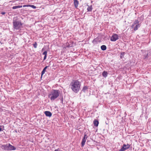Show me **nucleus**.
Here are the masks:
<instances>
[{
	"instance_id": "nucleus-1",
	"label": "nucleus",
	"mask_w": 151,
	"mask_h": 151,
	"mask_svg": "<svg viewBox=\"0 0 151 151\" xmlns=\"http://www.w3.org/2000/svg\"><path fill=\"white\" fill-rule=\"evenodd\" d=\"M81 86V83L78 80L73 81L70 85L72 90L75 93L79 91Z\"/></svg>"
},
{
	"instance_id": "nucleus-2",
	"label": "nucleus",
	"mask_w": 151,
	"mask_h": 151,
	"mask_svg": "<svg viewBox=\"0 0 151 151\" xmlns=\"http://www.w3.org/2000/svg\"><path fill=\"white\" fill-rule=\"evenodd\" d=\"M60 93V91L58 90L52 89L48 95V96L51 101H53L59 97Z\"/></svg>"
},
{
	"instance_id": "nucleus-3",
	"label": "nucleus",
	"mask_w": 151,
	"mask_h": 151,
	"mask_svg": "<svg viewBox=\"0 0 151 151\" xmlns=\"http://www.w3.org/2000/svg\"><path fill=\"white\" fill-rule=\"evenodd\" d=\"M1 147L2 149L4 150H14L16 149V147L11 145L10 143L2 145Z\"/></svg>"
},
{
	"instance_id": "nucleus-4",
	"label": "nucleus",
	"mask_w": 151,
	"mask_h": 151,
	"mask_svg": "<svg viewBox=\"0 0 151 151\" xmlns=\"http://www.w3.org/2000/svg\"><path fill=\"white\" fill-rule=\"evenodd\" d=\"M13 28L17 30L19 29L22 27V24L19 21L13 19Z\"/></svg>"
},
{
	"instance_id": "nucleus-5",
	"label": "nucleus",
	"mask_w": 151,
	"mask_h": 151,
	"mask_svg": "<svg viewBox=\"0 0 151 151\" xmlns=\"http://www.w3.org/2000/svg\"><path fill=\"white\" fill-rule=\"evenodd\" d=\"M119 36L118 35L116 34H113L111 37L110 40L111 41H115L119 39Z\"/></svg>"
},
{
	"instance_id": "nucleus-6",
	"label": "nucleus",
	"mask_w": 151,
	"mask_h": 151,
	"mask_svg": "<svg viewBox=\"0 0 151 151\" xmlns=\"http://www.w3.org/2000/svg\"><path fill=\"white\" fill-rule=\"evenodd\" d=\"M87 138V136L86 134L85 133H84V136L83 137L82 141L81 143V147H83L85 144V143L86 142V139Z\"/></svg>"
},
{
	"instance_id": "nucleus-7",
	"label": "nucleus",
	"mask_w": 151,
	"mask_h": 151,
	"mask_svg": "<svg viewBox=\"0 0 151 151\" xmlns=\"http://www.w3.org/2000/svg\"><path fill=\"white\" fill-rule=\"evenodd\" d=\"M130 145L128 144L127 145L124 144L122 147L119 150L120 151H124L125 150L129 148Z\"/></svg>"
},
{
	"instance_id": "nucleus-8",
	"label": "nucleus",
	"mask_w": 151,
	"mask_h": 151,
	"mask_svg": "<svg viewBox=\"0 0 151 151\" xmlns=\"http://www.w3.org/2000/svg\"><path fill=\"white\" fill-rule=\"evenodd\" d=\"M44 113L47 116L50 117L52 115V114L49 111H45L44 112Z\"/></svg>"
},
{
	"instance_id": "nucleus-9",
	"label": "nucleus",
	"mask_w": 151,
	"mask_h": 151,
	"mask_svg": "<svg viewBox=\"0 0 151 151\" xmlns=\"http://www.w3.org/2000/svg\"><path fill=\"white\" fill-rule=\"evenodd\" d=\"M73 1L75 8H77L78 6L79 2L77 0H73Z\"/></svg>"
},
{
	"instance_id": "nucleus-10",
	"label": "nucleus",
	"mask_w": 151,
	"mask_h": 151,
	"mask_svg": "<svg viewBox=\"0 0 151 151\" xmlns=\"http://www.w3.org/2000/svg\"><path fill=\"white\" fill-rule=\"evenodd\" d=\"M48 67H49V66H46L43 69L42 71L41 72V78H42V75L45 73V72L46 71V69Z\"/></svg>"
},
{
	"instance_id": "nucleus-11",
	"label": "nucleus",
	"mask_w": 151,
	"mask_h": 151,
	"mask_svg": "<svg viewBox=\"0 0 151 151\" xmlns=\"http://www.w3.org/2000/svg\"><path fill=\"white\" fill-rule=\"evenodd\" d=\"M139 22L138 20H135L133 24L132 25V27L133 28L135 24L136 25V24H139Z\"/></svg>"
},
{
	"instance_id": "nucleus-12",
	"label": "nucleus",
	"mask_w": 151,
	"mask_h": 151,
	"mask_svg": "<svg viewBox=\"0 0 151 151\" xmlns=\"http://www.w3.org/2000/svg\"><path fill=\"white\" fill-rule=\"evenodd\" d=\"M108 74L107 72L105 71H104L102 73V76L105 78H106Z\"/></svg>"
},
{
	"instance_id": "nucleus-13",
	"label": "nucleus",
	"mask_w": 151,
	"mask_h": 151,
	"mask_svg": "<svg viewBox=\"0 0 151 151\" xmlns=\"http://www.w3.org/2000/svg\"><path fill=\"white\" fill-rule=\"evenodd\" d=\"M94 125L96 127H97L98 125L99 122L98 121L96 120H95L93 122Z\"/></svg>"
},
{
	"instance_id": "nucleus-14",
	"label": "nucleus",
	"mask_w": 151,
	"mask_h": 151,
	"mask_svg": "<svg viewBox=\"0 0 151 151\" xmlns=\"http://www.w3.org/2000/svg\"><path fill=\"white\" fill-rule=\"evenodd\" d=\"M88 89V87L86 86H84L83 88L82 91L85 92L86 90Z\"/></svg>"
},
{
	"instance_id": "nucleus-15",
	"label": "nucleus",
	"mask_w": 151,
	"mask_h": 151,
	"mask_svg": "<svg viewBox=\"0 0 151 151\" xmlns=\"http://www.w3.org/2000/svg\"><path fill=\"white\" fill-rule=\"evenodd\" d=\"M101 48L102 50L104 51L106 49V45H103L101 46Z\"/></svg>"
},
{
	"instance_id": "nucleus-16",
	"label": "nucleus",
	"mask_w": 151,
	"mask_h": 151,
	"mask_svg": "<svg viewBox=\"0 0 151 151\" xmlns=\"http://www.w3.org/2000/svg\"><path fill=\"white\" fill-rule=\"evenodd\" d=\"M22 5H19V6H14L13 7L12 9H15L22 8Z\"/></svg>"
},
{
	"instance_id": "nucleus-17",
	"label": "nucleus",
	"mask_w": 151,
	"mask_h": 151,
	"mask_svg": "<svg viewBox=\"0 0 151 151\" xmlns=\"http://www.w3.org/2000/svg\"><path fill=\"white\" fill-rule=\"evenodd\" d=\"M87 6H88L87 8V10L88 12H91L92 11V5H91L90 6H89L88 5H87Z\"/></svg>"
},
{
	"instance_id": "nucleus-18",
	"label": "nucleus",
	"mask_w": 151,
	"mask_h": 151,
	"mask_svg": "<svg viewBox=\"0 0 151 151\" xmlns=\"http://www.w3.org/2000/svg\"><path fill=\"white\" fill-rule=\"evenodd\" d=\"M140 27V24H136L134 27V31H135L137 30L138 28V27Z\"/></svg>"
},
{
	"instance_id": "nucleus-19",
	"label": "nucleus",
	"mask_w": 151,
	"mask_h": 151,
	"mask_svg": "<svg viewBox=\"0 0 151 151\" xmlns=\"http://www.w3.org/2000/svg\"><path fill=\"white\" fill-rule=\"evenodd\" d=\"M124 54H125V52H122L121 53L120 58L121 59H122L124 57Z\"/></svg>"
},
{
	"instance_id": "nucleus-20",
	"label": "nucleus",
	"mask_w": 151,
	"mask_h": 151,
	"mask_svg": "<svg viewBox=\"0 0 151 151\" xmlns=\"http://www.w3.org/2000/svg\"><path fill=\"white\" fill-rule=\"evenodd\" d=\"M66 47H71L73 46V43H71V44H69L68 43L66 44Z\"/></svg>"
},
{
	"instance_id": "nucleus-21",
	"label": "nucleus",
	"mask_w": 151,
	"mask_h": 151,
	"mask_svg": "<svg viewBox=\"0 0 151 151\" xmlns=\"http://www.w3.org/2000/svg\"><path fill=\"white\" fill-rule=\"evenodd\" d=\"M33 46L35 48H36L37 46V44L36 42H35L33 44Z\"/></svg>"
},
{
	"instance_id": "nucleus-22",
	"label": "nucleus",
	"mask_w": 151,
	"mask_h": 151,
	"mask_svg": "<svg viewBox=\"0 0 151 151\" xmlns=\"http://www.w3.org/2000/svg\"><path fill=\"white\" fill-rule=\"evenodd\" d=\"M29 7H31L32 8L34 9H35L36 8V6L33 5H29Z\"/></svg>"
},
{
	"instance_id": "nucleus-23",
	"label": "nucleus",
	"mask_w": 151,
	"mask_h": 151,
	"mask_svg": "<svg viewBox=\"0 0 151 151\" xmlns=\"http://www.w3.org/2000/svg\"><path fill=\"white\" fill-rule=\"evenodd\" d=\"M47 51H45L43 53V55H47Z\"/></svg>"
},
{
	"instance_id": "nucleus-24",
	"label": "nucleus",
	"mask_w": 151,
	"mask_h": 151,
	"mask_svg": "<svg viewBox=\"0 0 151 151\" xmlns=\"http://www.w3.org/2000/svg\"><path fill=\"white\" fill-rule=\"evenodd\" d=\"M54 151H62L61 150H60V149H57L55 150Z\"/></svg>"
},
{
	"instance_id": "nucleus-25",
	"label": "nucleus",
	"mask_w": 151,
	"mask_h": 151,
	"mask_svg": "<svg viewBox=\"0 0 151 151\" xmlns=\"http://www.w3.org/2000/svg\"><path fill=\"white\" fill-rule=\"evenodd\" d=\"M46 57H47V55H45L44 58L43 60H45L46 59Z\"/></svg>"
},
{
	"instance_id": "nucleus-26",
	"label": "nucleus",
	"mask_w": 151,
	"mask_h": 151,
	"mask_svg": "<svg viewBox=\"0 0 151 151\" xmlns=\"http://www.w3.org/2000/svg\"><path fill=\"white\" fill-rule=\"evenodd\" d=\"M29 4H28V5H24V6H23V7H28V6H29Z\"/></svg>"
},
{
	"instance_id": "nucleus-27",
	"label": "nucleus",
	"mask_w": 151,
	"mask_h": 151,
	"mask_svg": "<svg viewBox=\"0 0 151 151\" xmlns=\"http://www.w3.org/2000/svg\"><path fill=\"white\" fill-rule=\"evenodd\" d=\"M61 102L62 103H63V97H62L61 99Z\"/></svg>"
},
{
	"instance_id": "nucleus-28",
	"label": "nucleus",
	"mask_w": 151,
	"mask_h": 151,
	"mask_svg": "<svg viewBox=\"0 0 151 151\" xmlns=\"http://www.w3.org/2000/svg\"><path fill=\"white\" fill-rule=\"evenodd\" d=\"M2 126H0V131H2V128H1V127Z\"/></svg>"
},
{
	"instance_id": "nucleus-29",
	"label": "nucleus",
	"mask_w": 151,
	"mask_h": 151,
	"mask_svg": "<svg viewBox=\"0 0 151 151\" xmlns=\"http://www.w3.org/2000/svg\"><path fill=\"white\" fill-rule=\"evenodd\" d=\"M1 14H5V12H2Z\"/></svg>"
},
{
	"instance_id": "nucleus-30",
	"label": "nucleus",
	"mask_w": 151,
	"mask_h": 151,
	"mask_svg": "<svg viewBox=\"0 0 151 151\" xmlns=\"http://www.w3.org/2000/svg\"><path fill=\"white\" fill-rule=\"evenodd\" d=\"M44 50V49L43 48L42 49V51H43Z\"/></svg>"
},
{
	"instance_id": "nucleus-31",
	"label": "nucleus",
	"mask_w": 151,
	"mask_h": 151,
	"mask_svg": "<svg viewBox=\"0 0 151 151\" xmlns=\"http://www.w3.org/2000/svg\"><path fill=\"white\" fill-rule=\"evenodd\" d=\"M15 132H17V131H15Z\"/></svg>"
}]
</instances>
